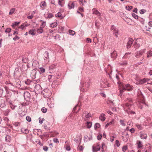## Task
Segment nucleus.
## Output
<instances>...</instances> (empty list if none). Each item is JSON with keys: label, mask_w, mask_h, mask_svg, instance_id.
I'll return each instance as SVG.
<instances>
[{"label": "nucleus", "mask_w": 152, "mask_h": 152, "mask_svg": "<svg viewBox=\"0 0 152 152\" xmlns=\"http://www.w3.org/2000/svg\"><path fill=\"white\" fill-rule=\"evenodd\" d=\"M113 120H112V121H110L109 123H107L106 125L105 126V127L106 128H107L108 127V126H109V125H111V124H113Z\"/></svg>", "instance_id": "nucleus-46"}, {"label": "nucleus", "mask_w": 152, "mask_h": 152, "mask_svg": "<svg viewBox=\"0 0 152 152\" xmlns=\"http://www.w3.org/2000/svg\"><path fill=\"white\" fill-rule=\"evenodd\" d=\"M50 99L48 100V104L49 107L50 108H53L54 107V104L53 101H52L50 102Z\"/></svg>", "instance_id": "nucleus-23"}, {"label": "nucleus", "mask_w": 152, "mask_h": 152, "mask_svg": "<svg viewBox=\"0 0 152 152\" xmlns=\"http://www.w3.org/2000/svg\"><path fill=\"white\" fill-rule=\"evenodd\" d=\"M57 25V22H54L50 24V26L52 28H54L56 27Z\"/></svg>", "instance_id": "nucleus-39"}, {"label": "nucleus", "mask_w": 152, "mask_h": 152, "mask_svg": "<svg viewBox=\"0 0 152 152\" xmlns=\"http://www.w3.org/2000/svg\"><path fill=\"white\" fill-rule=\"evenodd\" d=\"M83 117L84 120L86 121L91 117V114L88 112L85 111L83 113Z\"/></svg>", "instance_id": "nucleus-7"}, {"label": "nucleus", "mask_w": 152, "mask_h": 152, "mask_svg": "<svg viewBox=\"0 0 152 152\" xmlns=\"http://www.w3.org/2000/svg\"><path fill=\"white\" fill-rule=\"evenodd\" d=\"M134 40L131 38H129L128 39V41L127 43V45L126 46L127 48H129L131 46Z\"/></svg>", "instance_id": "nucleus-15"}, {"label": "nucleus", "mask_w": 152, "mask_h": 152, "mask_svg": "<svg viewBox=\"0 0 152 152\" xmlns=\"http://www.w3.org/2000/svg\"><path fill=\"white\" fill-rule=\"evenodd\" d=\"M145 52V50L143 49L136 52L135 53V56L137 58H139Z\"/></svg>", "instance_id": "nucleus-9"}, {"label": "nucleus", "mask_w": 152, "mask_h": 152, "mask_svg": "<svg viewBox=\"0 0 152 152\" xmlns=\"http://www.w3.org/2000/svg\"><path fill=\"white\" fill-rule=\"evenodd\" d=\"M5 83L8 85L7 87L5 86V88L6 91H7V88H8V89L10 91L13 92L15 91L14 89L15 86L13 83H11L9 81H6L5 82Z\"/></svg>", "instance_id": "nucleus-2"}, {"label": "nucleus", "mask_w": 152, "mask_h": 152, "mask_svg": "<svg viewBox=\"0 0 152 152\" xmlns=\"http://www.w3.org/2000/svg\"><path fill=\"white\" fill-rule=\"evenodd\" d=\"M64 3V0H58V4L61 7H63Z\"/></svg>", "instance_id": "nucleus-31"}, {"label": "nucleus", "mask_w": 152, "mask_h": 152, "mask_svg": "<svg viewBox=\"0 0 152 152\" xmlns=\"http://www.w3.org/2000/svg\"><path fill=\"white\" fill-rule=\"evenodd\" d=\"M99 86L102 88L108 87L110 86L108 82L105 80H100L99 81Z\"/></svg>", "instance_id": "nucleus-4"}, {"label": "nucleus", "mask_w": 152, "mask_h": 152, "mask_svg": "<svg viewBox=\"0 0 152 152\" xmlns=\"http://www.w3.org/2000/svg\"><path fill=\"white\" fill-rule=\"evenodd\" d=\"M21 132L23 133L24 134H28L29 133V131L27 129H25L24 128H22L21 129Z\"/></svg>", "instance_id": "nucleus-32"}, {"label": "nucleus", "mask_w": 152, "mask_h": 152, "mask_svg": "<svg viewBox=\"0 0 152 152\" xmlns=\"http://www.w3.org/2000/svg\"><path fill=\"white\" fill-rule=\"evenodd\" d=\"M120 124L123 126H125V124L124 123V121L121 120L120 121Z\"/></svg>", "instance_id": "nucleus-63"}, {"label": "nucleus", "mask_w": 152, "mask_h": 152, "mask_svg": "<svg viewBox=\"0 0 152 152\" xmlns=\"http://www.w3.org/2000/svg\"><path fill=\"white\" fill-rule=\"evenodd\" d=\"M110 56L112 60L113 61L115 60L117 57V53L115 50L111 52L110 54Z\"/></svg>", "instance_id": "nucleus-12"}, {"label": "nucleus", "mask_w": 152, "mask_h": 152, "mask_svg": "<svg viewBox=\"0 0 152 152\" xmlns=\"http://www.w3.org/2000/svg\"><path fill=\"white\" fill-rule=\"evenodd\" d=\"M41 110L43 113H45L46 112L47 110L46 108L45 107H43L41 109Z\"/></svg>", "instance_id": "nucleus-52"}, {"label": "nucleus", "mask_w": 152, "mask_h": 152, "mask_svg": "<svg viewBox=\"0 0 152 152\" xmlns=\"http://www.w3.org/2000/svg\"><path fill=\"white\" fill-rule=\"evenodd\" d=\"M39 62L37 61H34L33 62L32 65L33 66H34V67H37V66L39 65Z\"/></svg>", "instance_id": "nucleus-35"}, {"label": "nucleus", "mask_w": 152, "mask_h": 152, "mask_svg": "<svg viewBox=\"0 0 152 152\" xmlns=\"http://www.w3.org/2000/svg\"><path fill=\"white\" fill-rule=\"evenodd\" d=\"M26 120L29 122H30L31 121V118L30 116H27L26 117Z\"/></svg>", "instance_id": "nucleus-61"}, {"label": "nucleus", "mask_w": 152, "mask_h": 152, "mask_svg": "<svg viewBox=\"0 0 152 152\" xmlns=\"http://www.w3.org/2000/svg\"><path fill=\"white\" fill-rule=\"evenodd\" d=\"M122 151L124 152H125L127 149V147L126 146H124L122 147Z\"/></svg>", "instance_id": "nucleus-56"}, {"label": "nucleus", "mask_w": 152, "mask_h": 152, "mask_svg": "<svg viewBox=\"0 0 152 152\" xmlns=\"http://www.w3.org/2000/svg\"><path fill=\"white\" fill-rule=\"evenodd\" d=\"M134 46L135 49H138L140 47V45L137 44L136 42L134 43Z\"/></svg>", "instance_id": "nucleus-38"}, {"label": "nucleus", "mask_w": 152, "mask_h": 152, "mask_svg": "<svg viewBox=\"0 0 152 152\" xmlns=\"http://www.w3.org/2000/svg\"><path fill=\"white\" fill-rule=\"evenodd\" d=\"M100 149V148L99 145H97L95 147H93V150L94 152H96L97 151H99Z\"/></svg>", "instance_id": "nucleus-27"}, {"label": "nucleus", "mask_w": 152, "mask_h": 152, "mask_svg": "<svg viewBox=\"0 0 152 152\" xmlns=\"http://www.w3.org/2000/svg\"><path fill=\"white\" fill-rule=\"evenodd\" d=\"M100 125L99 124L97 123L95 124L94 125V129L96 130L97 129L99 128L100 127Z\"/></svg>", "instance_id": "nucleus-43"}, {"label": "nucleus", "mask_w": 152, "mask_h": 152, "mask_svg": "<svg viewBox=\"0 0 152 152\" xmlns=\"http://www.w3.org/2000/svg\"><path fill=\"white\" fill-rule=\"evenodd\" d=\"M22 61L24 63H27L28 61V59L26 57H23L22 59Z\"/></svg>", "instance_id": "nucleus-37"}, {"label": "nucleus", "mask_w": 152, "mask_h": 152, "mask_svg": "<svg viewBox=\"0 0 152 152\" xmlns=\"http://www.w3.org/2000/svg\"><path fill=\"white\" fill-rule=\"evenodd\" d=\"M105 115L104 113L102 114L99 116L100 119L102 121H104L105 119Z\"/></svg>", "instance_id": "nucleus-29"}, {"label": "nucleus", "mask_w": 152, "mask_h": 152, "mask_svg": "<svg viewBox=\"0 0 152 152\" xmlns=\"http://www.w3.org/2000/svg\"><path fill=\"white\" fill-rule=\"evenodd\" d=\"M34 30H32L29 31L28 32L29 34L33 35H35V34L34 33Z\"/></svg>", "instance_id": "nucleus-50"}, {"label": "nucleus", "mask_w": 152, "mask_h": 152, "mask_svg": "<svg viewBox=\"0 0 152 152\" xmlns=\"http://www.w3.org/2000/svg\"><path fill=\"white\" fill-rule=\"evenodd\" d=\"M46 25V22L45 21H43L42 23V25L40 26V27L43 28Z\"/></svg>", "instance_id": "nucleus-53"}, {"label": "nucleus", "mask_w": 152, "mask_h": 152, "mask_svg": "<svg viewBox=\"0 0 152 152\" xmlns=\"http://www.w3.org/2000/svg\"><path fill=\"white\" fill-rule=\"evenodd\" d=\"M111 29L113 31L114 34L116 37H118V29L113 25H112L111 26Z\"/></svg>", "instance_id": "nucleus-6"}, {"label": "nucleus", "mask_w": 152, "mask_h": 152, "mask_svg": "<svg viewBox=\"0 0 152 152\" xmlns=\"http://www.w3.org/2000/svg\"><path fill=\"white\" fill-rule=\"evenodd\" d=\"M125 105L126 107H129V106H131L132 104V100L130 98H127L125 100Z\"/></svg>", "instance_id": "nucleus-11"}, {"label": "nucleus", "mask_w": 152, "mask_h": 152, "mask_svg": "<svg viewBox=\"0 0 152 152\" xmlns=\"http://www.w3.org/2000/svg\"><path fill=\"white\" fill-rule=\"evenodd\" d=\"M39 69L41 73H44L45 72V69L43 67H40Z\"/></svg>", "instance_id": "nucleus-58"}, {"label": "nucleus", "mask_w": 152, "mask_h": 152, "mask_svg": "<svg viewBox=\"0 0 152 152\" xmlns=\"http://www.w3.org/2000/svg\"><path fill=\"white\" fill-rule=\"evenodd\" d=\"M55 16L56 17L59 18L60 19H62L65 17V16L62 15L61 13L60 12H58L57 14H56L55 15Z\"/></svg>", "instance_id": "nucleus-28"}, {"label": "nucleus", "mask_w": 152, "mask_h": 152, "mask_svg": "<svg viewBox=\"0 0 152 152\" xmlns=\"http://www.w3.org/2000/svg\"><path fill=\"white\" fill-rule=\"evenodd\" d=\"M43 94L47 97L50 96L51 95V92L50 90L48 89H46L44 90Z\"/></svg>", "instance_id": "nucleus-13"}, {"label": "nucleus", "mask_w": 152, "mask_h": 152, "mask_svg": "<svg viewBox=\"0 0 152 152\" xmlns=\"http://www.w3.org/2000/svg\"><path fill=\"white\" fill-rule=\"evenodd\" d=\"M125 8L127 10L129 11L132 8V6H127Z\"/></svg>", "instance_id": "nucleus-51"}, {"label": "nucleus", "mask_w": 152, "mask_h": 152, "mask_svg": "<svg viewBox=\"0 0 152 152\" xmlns=\"http://www.w3.org/2000/svg\"><path fill=\"white\" fill-rule=\"evenodd\" d=\"M142 146V143L141 142L139 141L138 143V148H141Z\"/></svg>", "instance_id": "nucleus-62"}, {"label": "nucleus", "mask_w": 152, "mask_h": 152, "mask_svg": "<svg viewBox=\"0 0 152 152\" xmlns=\"http://www.w3.org/2000/svg\"><path fill=\"white\" fill-rule=\"evenodd\" d=\"M90 84L89 80H83L81 82L80 90L83 92L87 91Z\"/></svg>", "instance_id": "nucleus-1"}, {"label": "nucleus", "mask_w": 152, "mask_h": 152, "mask_svg": "<svg viewBox=\"0 0 152 152\" xmlns=\"http://www.w3.org/2000/svg\"><path fill=\"white\" fill-rule=\"evenodd\" d=\"M34 90L35 93L38 94L42 91V88L40 85L39 84H36L34 88Z\"/></svg>", "instance_id": "nucleus-5"}, {"label": "nucleus", "mask_w": 152, "mask_h": 152, "mask_svg": "<svg viewBox=\"0 0 152 152\" xmlns=\"http://www.w3.org/2000/svg\"><path fill=\"white\" fill-rule=\"evenodd\" d=\"M76 1H73V2L70 1L68 4V6L69 9H73L75 7V4Z\"/></svg>", "instance_id": "nucleus-18"}, {"label": "nucleus", "mask_w": 152, "mask_h": 152, "mask_svg": "<svg viewBox=\"0 0 152 152\" xmlns=\"http://www.w3.org/2000/svg\"><path fill=\"white\" fill-rule=\"evenodd\" d=\"M15 11V8H13L11 9L10 10V12L9 13V14L10 15H12L14 13Z\"/></svg>", "instance_id": "nucleus-42"}, {"label": "nucleus", "mask_w": 152, "mask_h": 152, "mask_svg": "<svg viewBox=\"0 0 152 152\" xmlns=\"http://www.w3.org/2000/svg\"><path fill=\"white\" fill-rule=\"evenodd\" d=\"M92 11L93 14L99 16H100V13L96 8L93 9Z\"/></svg>", "instance_id": "nucleus-25"}, {"label": "nucleus", "mask_w": 152, "mask_h": 152, "mask_svg": "<svg viewBox=\"0 0 152 152\" xmlns=\"http://www.w3.org/2000/svg\"><path fill=\"white\" fill-rule=\"evenodd\" d=\"M69 34L72 36H73L75 33V32L71 30H69Z\"/></svg>", "instance_id": "nucleus-40"}, {"label": "nucleus", "mask_w": 152, "mask_h": 152, "mask_svg": "<svg viewBox=\"0 0 152 152\" xmlns=\"http://www.w3.org/2000/svg\"><path fill=\"white\" fill-rule=\"evenodd\" d=\"M46 5V3L45 1L42 2L40 4V7L42 8L44 7H45Z\"/></svg>", "instance_id": "nucleus-36"}, {"label": "nucleus", "mask_w": 152, "mask_h": 152, "mask_svg": "<svg viewBox=\"0 0 152 152\" xmlns=\"http://www.w3.org/2000/svg\"><path fill=\"white\" fill-rule=\"evenodd\" d=\"M151 150V148L149 147L147 149V148H145V152H150Z\"/></svg>", "instance_id": "nucleus-59"}, {"label": "nucleus", "mask_w": 152, "mask_h": 152, "mask_svg": "<svg viewBox=\"0 0 152 152\" xmlns=\"http://www.w3.org/2000/svg\"><path fill=\"white\" fill-rule=\"evenodd\" d=\"M147 58H149L152 56V49L148 51L146 53Z\"/></svg>", "instance_id": "nucleus-24"}, {"label": "nucleus", "mask_w": 152, "mask_h": 152, "mask_svg": "<svg viewBox=\"0 0 152 152\" xmlns=\"http://www.w3.org/2000/svg\"><path fill=\"white\" fill-rule=\"evenodd\" d=\"M11 140V137L9 135H7L5 137V141L8 142H9Z\"/></svg>", "instance_id": "nucleus-30"}, {"label": "nucleus", "mask_w": 152, "mask_h": 152, "mask_svg": "<svg viewBox=\"0 0 152 152\" xmlns=\"http://www.w3.org/2000/svg\"><path fill=\"white\" fill-rule=\"evenodd\" d=\"M36 72L37 71L35 69H33L32 70L31 74V76L32 79H34L36 78Z\"/></svg>", "instance_id": "nucleus-17"}, {"label": "nucleus", "mask_w": 152, "mask_h": 152, "mask_svg": "<svg viewBox=\"0 0 152 152\" xmlns=\"http://www.w3.org/2000/svg\"><path fill=\"white\" fill-rule=\"evenodd\" d=\"M10 107L12 110H14L17 106L14 105L12 104L11 103L10 105Z\"/></svg>", "instance_id": "nucleus-45"}, {"label": "nucleus", "mask_w": 152, "mask_h": 152, "mask_svg": "<svg viewBox=\"0 0 152 152\" xmlns=\"http://www.w3.org/2000/svg\"><path fill=\"white\" fill-rule=\"evenodd\" d=\"M136 126L139 130H141L142 128V125L140 124H136Z\"/></svg>", "instance_id": "nucleus-41"}, {"label": "nucleus", "mask_w": 152, "mask_h": 152, "mask_svg": "<svg viewBox=\"0 0 152 152\" xmlns=\"http://www.w3.org/2000/svg\"><path fill=\"white\" fill-rule=\"evenodd\" d=\"M24 96L25 100L27 102L30 101L31 98L30 94L28 91H26L24 93Z\"/></svg>", "instance_id": "nucleus-10"}, {"label": "nucleus", "mask_w": 152, "mask_h": 152, "mask_svg": "<svg viewBox=\"0 0 152 152\" xmlns=\"http://www.w3.org/2000/svg\"><path fill=\"white\" fill-rule=\"evenodd\" d=\"M92 139V137L91 136L90 137H88L87 135L85 136L84 139V142H87L88 141H90Z\"/></svg>", "instance_id": "nucleus-21"}, {"label": "nucleus", "mask_w": 152, "mask_h": 152, "mask_svg": "<svg viewBox=\"0 0 152 152\" xmlns=\"http://www.w3.org/2000/svg\"><path fill=\"white\" fill-rule=\"evenodd\" d=\"M3 120L6 122L8 123L9 119L7 117H4L3 118Z\"/></svg>", "instance_id": "nucleus-60"}, {"label": "nucleus", "mask_w": 152, "mask_h": 152, "mask_svg": "<svg viewBox=\"0 0 152 152\" xmlns=\"http://www.w3.org/2000/svg\"><path fill=\"white\" fill-rule=\"evenodd\" d=\"M6 106V104L5 101L4 100H1L0 101V107L3 108Z\"/></svg>", "instance_id": "nucleus-22"}, {"label": "nucleus", "mask_w": 152, "mask_h": 152, "mask_svg": "<svg viewBox=\"0 0 152 152\" xmlns=\"http://www.w3.org/2000/svg\"><path fill=\"white\" fill-rule=\"evenodd\" d=\"M140 137L142 139H146L147 138V134L144 133H141L140 134Z\"/></svg>", "instance_id": "nucleus-26"}, {"label": "nucleus", "mask_w": 152, "mask_h": 152, "mask_svg": "<svg viewBox=\"0 0 152 152\" xmlns=\"http://www.w3.org/2000/svg\"><path fill=\"white\" fill-rule=\"evenodd\" d=\"M145 126H152V121L150 118H147L145 121Z\"/></svg>", "instance_id": "nucleus-14"}, {"label": "nucleus", "mask_w": 152, "mask_h": 152, "mask_svg": "<svg viewBox=\"0 0 152 152\" xmlns=\"http://www.w3.org/2000/svg\"><path fill=\"white\" fill-rule=\"evenodd\" d=\"M122 137L123 141L124 142H126L128 140L129 136L126 132H124L122 133Z\"/></svg>", "instance_id": "nucleus-8"}, {"label": "nucleus", "mask_w": 152, "mask_h": 152, "mask_svg": "<svg viewBox=\"0 0 152 152\" xmlns=\"http://www.w3.org/2000/svg\"><path fill=\"white\" fill-rule=\"evenodd\" d=\"M19 69L18 68H16L15 69L14 73V75H17L19 72Z\"/></svg>", "instance_id": "nucleus-47"}, {"label": "nucleus", "mask_w": 152, "mask_h": 152, "mask_svg": "<svg viewBox=\"0 0 152 152\" xmlns=\"http://www.w3.org/2000/svg\"><path fill=\"white\" fill-rule=\"evenodd\" d=\"M31 82V81L30 80L27 79V81L25 82V83L26 84L28 85L30 84Z\"/></svg>", "instance_id": "nucleus-54"}, {"label": "nucleus", "mask_w": 152, "mask_h": 152, "mask_svg": "<svg viewBox=\"0 0 152 152\" xmlns=\"http://www.w3.org/2000/svg\"><path fill=\"white\" fill-rule=\"evenodd\" d=\"M1 112L4 115L7 116L9 115V113L11 111V110L9 109H7L5 110H1Z\"/></svg>", "instance_id": "nucleus-16"}, {"label": "nucleus", "mask_w": 152, "mask_h": 152, "mask_svg": "<svg viewBox=\"0 0 152 152\" xmlns=\"http://www.w3.org/2000/svg\"><path fill=\"white\" fill-rule=\"evenodd\" d=\"M11 30V29L10 28H7L5 30V32L6 33H9L10 32Z\"/></svg>", "instance_id": "nucleus-64"}, {"label": "nucleus", "mask_w": 152, "mask_h": 152, "mask_svg": "<svg viewBox=\"0 0 152 152\" xmlns=\"http://www.w3.org/2000/svg\"><path fill=\"white\" fill-rule=\"evenodd\" d=\"M149 79H148L146 78H143L142 79H140V80L139 84H141L144 83L146 82H148V81H149Z\"/></svg>", "instance_id": "nucleus-20"}, {"label": "nucleus", "mask_w": 152, "mask_h": 152, "mask_svg": "<svg viewBox=\"0 0 152 152\" xmlns=\"http://www.w3.org/2000/svg\"><path fill=\"white\" fill-rule=\"evenodd\" d=\"M119 64L121 65L126 66L127 64V62L126 61H124L120 63Z\"/></svg>", "instance_id": "nucleus-48"}, {"label": "nucleus", "mask_w": 152, "mask_h": 152, "mask_svg": "<svg viewBox=\"0 0 152 152\" xmlns=\"http://www.w3.org/2000/svg\"><path fill=\"white\" fill-rule=\"evenodd\" d=\"M19 22H15L12 24V27H14L17 26L19 24Z\"/></svg>", "instance_id": "nucleus-55"}, {"label": "nucleus", "mask_w": 152, "mask_h": 152, "mask_svg": "<svg viewBox=\"0 0 152 152\" xmlns=\"http://www.w3.org/2000/svg\"><path fill=\"white\" fill-rule=\"evenodd\" d=\"M132 15L133 17L135 19H137L138 18V16L137 15L135 14V13H132Z\"/></svg>", "instance_id": "nucleus-49"}, {"label": "nucleus", "mask_w": 152, "mask_h": 152, "mask_svg": "<svg viewBox=\"0 0 152 152\" xmlns=\"http://www.w3.org/2000/svg\"><path fill=\"white\" fill-rule=\"evenodd\" d=\"M146 12V10H145L142 9L140 10V13L141 14H143Z\"/></svg>", "instance_id": "nucleus-57"}, {"label": "nucleus", "mask_w": 152, "mask_h": 152, "mask_svg": "<svg viewBox=\"0 0 152 152\" xmlns=\"http://www.w3.org/2000/svg\"><path fill=\"white\" fill-rule=\"evenodd\" d=\"M43 58L46 61H48L49 59V53L47 51H46L44 53Z\"/></svg>", "instance_id": "nucleus-19"}, {"label": "nucleus", "mask_w": 152, "mask_h": 152, "mask_svg": "<svg viewBox=\"0 0 152 152\" xmlns=\"http://www.w3.org/2000/svg\"><path fill=\"white\" fill-rule=\"evenodd\" d=\"M43 28L40 27V28L37 30V32L39 34L42 33L43 31Z\"/></svg>", "instance_id": "nucleus-34"}, {"label": "nucleus", "mask_w": 152, "mask_h": 152, "mask_svg": "<svg viewBox=\"0 0 152 152\" xmlns=\"http://www.w3.org/2000/svg\"><path fill=\"white\" fill-rule=\"evenodd\" d=\"M92 123L90 122H88L87 123V126L88 128H90L92 126Z\"/></svg>", "instance_id": "nucleus-44"}, {"label": "nucleus", "mask_w": 152, "mask_h": 152, "mask_svg": "<svg viewBox=\"0 0 152 152\" xmlns=\"http://www.w3.org/2000/svg\"><path fill=\"white\" fill-rule=\"evenodd\" d=\"M133 86L130 85L129 84H127L123 86V88L122 89L120 90V93L122 94L124 90H126L128 91H131L133 90Z\"/></svg>", "instance_id": "nucleus-3"}, {"label": "nucleus", "mask_w": 152, "mask_h": 152, "mask_svg": "<svg viewBox=\"0 0 152 152\" xmlns=\"http://www.w3.org/2000/svg\"><path fill=\"white\" fill-rule=\"evenodd\" d=\"M131 54V53H126L124 56H123V58H127L129 57L130 54Z\"/></svg>", "instance_id": "nucleus-33"}]
</instances>
